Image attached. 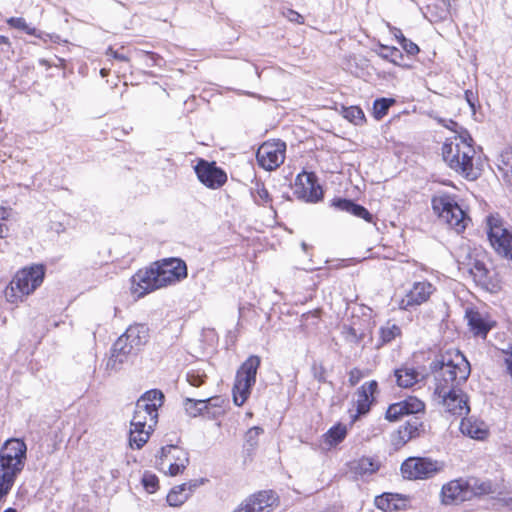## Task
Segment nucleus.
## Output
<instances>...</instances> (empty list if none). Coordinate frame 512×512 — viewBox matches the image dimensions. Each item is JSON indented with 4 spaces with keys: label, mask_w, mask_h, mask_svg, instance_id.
Segmentation results:
<instances>
[{
    "label": "nucleus",
    "mask_w": 512,
    "mask_h": 512,
    "mask_svg": "<svg viewBox=\"0 0 512 512\" xmlns=\"http://www.w3.org/2000/svg\"><path fill=\"white\" fill-rule=\"evenodd\" d=\"M187 277V265L180 258H164L139 270L132 277V293L137 297L175 284Z\"/></svg>",
    "instance_id": "nucleus-1"
},
{
    "label": "nucleus",
    "mask_w": 512,
    "mask_h": 512,
    "mask_svg": "<svg viewBox=\"0 0 512 512\" xmlns=\"http://www.w3.org/2000/svg\"><path fill=\"white\" fill-rule=\"evenodd\" d=\"M462 136L448 138L442 146V157L445 163L466 180H477L483 171V160L476 155L473 138L468 131Z\"/></svg>",
    "instance_id": "nucleus-2"
},
{
    "label": "nucleus",
    "mask_w": 512,
    "mask_h": 512,
    "mask_svg": "<svg viewBox=\"0 0 512 512\" xmlns=\"http://www.w3.org/2000/svg\"><path fill=\"white\" fill-rule=\"evenodd\" d=\"M429 367L434 374L435 393L438 395L446 393V390L459 388L471 373L470 363L459 350L440 354Z\"/></svg>",
    "instance_id": "nucleus-3"
},
{
    "label": "nucleus",
    "mask_w": 512,
    "mask_h": 512,
    "mask_svg": "<svg viewBox=\"0 0 512 512\" xmlns=\"http://www.w3.org/2000/svg\"><path fill=\"white\" fill-rule=\"evenodd\" d=\"M27 446L18 438L5 441L0 449V502L12 490L16 478L22 472L26 460Z\"/></svg>",
    "instance_id": "nucleus-4"
},
{
    "label": "nucleus",
    "mask_w": 512,
    "mask_h": 512,
    "mask_svg": "<svg viewBox=\"0 0 512 512\" xmlns=\"http://www.w3.org/2000/svg\"><path fill=\"white\" fill-rule=\"evenodd\" d=\"M45 277V266L34 264L18 271L5 291L6 299L15 303L34 292L43 282Z\"/></svg>",
    "instance_id": "nucleus-5"
},
{
    "label": "nucleus",
    "mask_w": 512,
    "mask_h": 512,
    "mask_svg": "<svg viewBox=\"0 0 512 512\" xmlns=\"http://www.w3.org/2000/svg\"><path fill=\"white\" fill-rule=\"evenodd\" d=\"M431 204L435 214L451 229L457 233H461L466 229L470 218L458 204L455 195L442 193L433 196Z\"/></svg>",
    "instance_id": "nucleus-6"
},
{
    "label": "nucleus",
    "mask_w": 512,
    "mask_h": 512,
    "mask_svg": "<svg viewBox=\"0 0 512 512\" xmlns=\"http://www.w3.org/2000/svg\"><path fill=\"white\" fill-rule=\"evenodd\" d=\"M488 240L501 257L512 260V232L504 227L499 214H491L486 218Z\"/></svg>",
    "instance_id": "nucleus-7"
},
{
    "label": "nucleus",
    "mask_w": 512,
    "mask_h": 512,
    "mask_svg": "<svg viewBox=\"0 0 512 512\" xmlns=\"http://www.w3.org/2000/svg\"><path fill=\"white\" fill-rule=\"evenodd\" d=\"M293 194L303 202L318 203L323 199L324 191L318 182L317 175L314 172L303 170L295 178Z\"/></svg>",
    "instance_id": "nucleus-8"
},
{
    "label": "nucleus",
    "mask_w": 512,
    "mask_h": 512,
    "mask_svg": "<svg viewBox=\"0 0 512 512\" xmlns=\"http://www.w3.org/2000/svg\"><path fill=\"white\" fill-rule=\"evenodd\" d=\"M256 379V357L250 356L239 368L233 386V401L241 406L250 395V388Z\"/></svg>",
    "instance_id": "nucleus-9"
},
{
    "label": "nucleus",
    "mask_w": 512,
    "mask_h": 512,
    "mask_svg": "<svg viewBox=\"0 0 512 512\" xmlns=\"http://www.w3.org/2000/svg\"><path fill=\"white\" fill-rule=\"evenodd\" d=\"M189 464V453L177 446L166 445L161 448L158 466L164 470L167 467V473L170 476L182 474Z\"/></svg>",
    "instance_id": "nucleus-10"
},
{
    "label": "nucleus",
    "mask_w": 512,
    "mask_h": 512,
    "mask_svg": "<svg viewBox=\"0 0 512 512\" xmlns=\"http://www.w3.org/2000/svg\"><path fill=\"white\" fill-rule=\"evenodd\" d=\"M286 143L280 139L265 141L258 146V167L273 171L284 163Z\"/></svg>",
    "instance_id": "nucleus-11"
},
{
    "label": "nucleus",
    "mask_w": 512,
    "mask_h": 512,
    "mask_svg": "<svg viewBox=\"0 0 512 512\" xmlns=\"http://www.w3.org/2000/svg\"><path fill=\"white\" fill-rule=\"evenodd\" d=\"M442 470V465L425 457H410L401 465V472L407 479H427Z\"/></svg>",
    "instance_id": "nucleus-12"
},
{
    "label": "nucleus",
    "mask_w": 512,
    "mask_h": 512,
    "mask_svg": "<svg viewBox=\"0 0 512 512\" xmlns=\"http://www.w3.org/2000/svg\"><path fill=\"white\" fill-rule=\"evenodd\" d=\"M199 181L210 189H218L227 181V175L215 162L200 159L194 167Z\"/></svg>",
    "instance_id": "nucleus-13"
},
{
    "label": "nucleus",
    "mask_w": 512,
    "mask_h": 512,
    "mask_svg": "<svg viewBox=\"0 0 512 512\" xmlns=\"http://www.w3.org/2000/svg\"><path fill=\"white\" fill-rule=\"evenodd\" d=\"M165 401L164 393L159 389H151L144 392L134 405V416L146 414L147 416H159L158 411Z\"/></svg>",
    "instance_id": "nucleus-14"
},
{
    "label": "nucleus",
    "mask_w": 512,
    "mask_h": 512,
    "mask_svg": "<svg viewBox=\"0 0 512 512\" xmlns=\"http://www.w3.org/2000/svg\"><path fill=\"white\" fill-rule=\"evenodd\" d=\"M425 432V426L420 418H410L398 426L391 434V442L396 449L404 446L413 438L421 436Z\"/></svg>",
    "instance_id": "nucleus-15"
},
{
    "label": "nucleus",
    "mask_w": 512,
    "mask_h": 512,
    "mask_svg": "<svg viewBox=\"0 0 512 512\" xmlns=\"http://www.w3.org/2000/svg\"><path fill=\"white\" fill-rule=\"evenodd\" d=\"M440 396L443 397L446 412L451 416H468L470 413L469 397L460 388L446 390Z\"/></svg>",
    "instance_id": "nucleus-16"
},
{
    "label": "nucleus",
    "mask_w": 512,
    "mask_h": 512,
    "mask_svg": "<svg viewBox=\"0 0 512 512\" xmlns=\"http://www.w3.org/2000/svg\"><path fill=\"white\" fill-rule=\"evenodd\" d=\"M441 501L445 505L458 504L469 500L467 480L455 479L444 484L441 489Z\"/></svg>",
    "instance_id": "nucleus-17"
},
{
    "label": "nucleus",
    "mask_w": 512,
    "mask_h": 512,
    "mask_svg": "<svg viewBox=\"0 0 512 512\" xmlns=\"http://www.w3.org/2000/svg\"><path fill=\"white\" fill-rule=\"evenodd\" d=\"M434 287L427 281L416 282L409 292L400 301V308L408 310L411 307L426 302L432 294Z\"/></svg>",
    "instance_id": "nucleus-18"
},
{
    "label": "nucleus",
    "mask_w": 512,
    "mask_h": 512,
    "mask_svg": "<svg viewBox=\"0 0 512 512\" xmlns=\"http://www.w3.org/2000/svg\"><path fill=\"white\" fill-rule=\"evenodd\" d=\"M378 392V382L371 380L365 382L356 393L355 402L356 413L353 416H363L370 411L371 406L376 401L375 395Z\"/></svg>",
    "instance_id": "nucleus-19"
},
{
    "label": "nucleus",
    "mask_w": 512,
    "mask_h": 512,
    "mask_svg": "<svg viewBox=\"0 0 512 512\" xmlns=\"http://www.w3.org/2000/svg\"><path fill=\"white\" fill-rule=\"evenodd\" d=\"M469 265L468 271L477 285L489 291L499 288L495 274L486 267L484 262L474 259Z\"/></svg>",
    "instance_id": "nucleus-20"
},
{
    "label": "nucleus",
    "mask_w": 512,
    "mask_h": 512,
    "mask_svg": "<svg viewBox=\"0 0 512 512\" xmlns=\"http://www.w3.org/2000/svg\"><path fill=\"white\" fill-rule=\"evenodd\" d=\"M130 343L122 334L113 344L111 349V356L106 362V370L116 372L121 368V365L127 360L128 356L135 352L130 348Z\"/></svg>",
    "instance_id": "nucleus-21"
},
{
    "label": "nucleus",
    "mask_w": 512,
    "mask_h": 512,
    "mask_svg": "<svg viewBox=\"0 0 512 512\" xmlns=\"http://www.w3.org/2000/svg\"><path fill=\"white\" fill-rule=\"evenodd\" d=\"M330 207L337 211L347 212L355 217L365 220L367 223H375V217L364 206L354 200L335 197L330 201Z\"/></svg>",
    "instance_id": "nucleus-22"
},
{
    "label": "nucleus",
    "mask_w": 512,
    "mask_h": 512,
    "mask_svg": "<svg viewBox=\"0 0 512 512\" xmlns=\"http://www.w3.org/2000/svg\"><path fill=\"white\" fill-rule=\"evenodd\" d=\"M424 410V402L417 397L409 396L404 400L390 404L384 416H410L424 412Z\"/></svg>",
    "instance_id": "nucleus-23"
},
{
    "label": "nucleus",
    "mask_w": 512,
    "mask_h": 512,
    "mask_svg": "<svg viewBox=\"0 0 512 512\" xmlns=\"http://www.w3.org/2000/svg\"><path fill=\"white\" fill-rule=\"evenodd\" d=\"M158 418H151L152 424L147 426L146 422L131 421L129 443L132 448H142L150 438L153 427L156 425Z\"/></svg>",
    "instance_id": "nucleus-24"
},
{
    "label": "nucleus",
    "mask_w": 512,
    "mask_h": 512,
    "mask_svg": "<svg viewBox=\"0 0 512 512\" xmlns=\"http://www.w3.org/2000/svg\"><path fill=\"white\" fill-rule=\"evenodd\" d=\"M375 506L384 512L406 510L409 498L401 494L383 493L375 498Z\"/></svg>",
    "instance_id": "nucleus-25"
},
{
    "label": "nucleus",
    "mask_w": 512,
    "mask_h": 512,
    "mask_svg": "<svg viewBox=\"0 0 512 512\" xmlns=\"http://www.w3.org/2000/svg\"><path fill=\"white\" fill-rule=\"evenodd\" d=\"M459 429L463 435L484 440L489 435L488 425L481 418H461Z\"/></svg>",
    "instance_id": "nucleus-26"
},
{
    "label": "nucleus",
    "mask_w": 512,
    "mask_h": 512,
    "mask_svg": "<svg viewBox=\"0 0 512 512\" xmlns=\"http://www.w3.org/2000/svg\"><path fill=\"white\" fill-rule=\"evenodd\" d=\"M468 319V325L473 334L477 337L485 339L494 327L495 322L485 319L480 312L474 310H468L466 312Z\"/></svg>",
    "instance_id": "nucleus-27"
},
{
    "label": "nucleus",
    "mask_w": 512,
    "mask_h": 512,
    "mask_svg": "<svg viewBox=\"0 0 512 512\" xmlns=\"http://www.w3.org/2000/svg\"><path fill=\"white\" fill-rule=\"evenodd\" d=\"M124 336L130 343L129 347L133 348L136 352L148 342L149 329L145 324L130 325L126 329Z\"/></svg>",
    "instance_id": "nucleus-28"
},
{
    "label": "nucleus",
    "mask_w": 512,
    "mask_h": 512,
    "mask_svg": "<svg viewBox=\"0 0 512 512\" xmlns=\"http://www.w3.org/2000/svg\"><path fill=\"white\" fill-rule=\"evenodd\" d=\"M469 499L472 496L481 497L497 492V484L488 479L469 478L467 480Z\"/></svg>",
    "instance_id": "nucleus-29"
},
{
    "label": "nucleus",
    "mask_w": 512,
    "mask_h": 512,
    "mask_svg": "<svg viewBox=\"0 0 512 512\" xmlns=\"http://www.w3.org/2000/svg\"><path fill=\"white\" fill-rule=\"evenodd\" d=\"M376 54L382 59L393 63L396 66L402 68H411L410 64H406L403 62L404 55L400 49L394 46H387L379 43L378 48L374 50Z\"/></svg>",
    "instance_id": "nucleus-30"
},
{
    "label": "nucleus",
    "mask_w": 512,
    "mask_h": 512,
    "mask_svg": "<svg viewBox=\"0 0 512 512\" xmlns=\"http://www.w3.org/2000/svg\"><path fill=\"white\" fill-rule=\"evenodd\" d=\"M221 402V399L219 397H211L207 400H192L187 399V409L194 406L200 416H219L221 414V411H211V408L218 407Z\"/></svg>",
    "instance_id": "nucleus-31"
},
{
    "label": "nucleus",
    "mask_w": 512,
    "mask_h": 512,
    "mask_svg": "<svg viewBox=\"0 0 512 512\" xmlns=\"http://www.w3.org/2000/svg\"><path fill=\"white\" fill-rule=\"evenodd\" d=\"M350 471L356 476H367L379 469L378 462L369 457H362L349 463Z\"/></svg>",
    "instance_id": "nucleus-32"
},
{
    "label": "nucleus",
    "mask_w": 512,
    "mask_h": 512,
    "mask_svg": "<svg viewBox=\"0 0 512 512\" xmlns=\"http://www.w3.org/2000/svg\"><path fill=\"white\" fill-rule=\"evenodd\" d=\"M347 435V427L337 423L323 435L324 449H331L341 443Z\"/></svg>",
    "instance_id": "nucleus-33"
},
{
    "label": "nucleus",
    "mask_w": 512,
    "mask_h": 512,
    "mask_svg": "<svg viewBox=\"0 0 512 512\" xmlns=\"http://www.w3.org/2000/svg\"><path fill=\"white\" fill-rule=\"evenodd\" d=\"M280 505L278 494L273 490L258 492V512H273Z\"/></svg>",
    "instance_id": "nucleus-34"
},
{
    "label": "nucleus",
    "mask_w": 512,
    "mask_h": 512,
    "mask_svg": "<svg viewBox=\"0 0 512 512\" xmlns=\"http://www.w3.org/2000/svg\"><path fill=\"white\" fill-rule=\"evenodd\" d=\"M398 386L410 388L419 381V373L414 368L402 367L394 371Z\"/></svg>",
    "instance_id": "nucleus-35"
},
{
    "label": "nucleus",
    "mask_w": 512,
    "mask_h": 512,
    "mask_svg": "<svg viewBox=\"0 0 512 512\" xmlns=\"http://www.w3.org/2000/svg\"><path fill=\"white\" fill-rule=\"evenodd\" d=\"M497 167L506 182L512 183V148L504 149L497 159Z\"/></svg>",
    "instance_id": "nucleus-36"
},
{
    "label": "nucleus",
    "mask_w": 512,
    "mask_h": 512,
    "mask_svg": "<svg viewBox=\"0 0 512 512\" xmlns=\"http://www.w3.org/2000/svg\"><path fill=\"white\" fill-rule=\"evenodd\" d=\"M256 450V427L250 428L245 436L243 445V458L244 463H252L255 457Z\"/></svg>",
    "instance_id": "nucleus-37"
},
{
    "label": "nucleus",
    "mask_w": 512,
    "mask_h": 512,
    "mask_svg": "<svg viewBox=\"0 0 512 512\" xmlns=\"http://www.w3.org/2000/svg\"><path fill=\"white\" fill-rule=\"evenodd\" d=\"M401 335V328L396 324L387 322L385 326H381L379 329V342L377 348L383 345L391 343L396 337Z\"/></svg>",
    "instance_id": "nucleus-38"
},
{
    "label": "nucleus",
    "mask_w": 512,
    "mask_h": 512,
    "mask_svg": "<svg viewBox=\"0 0 512 512\" xmlns=\"http://www.w3.org/2000/svg\"><path fill=\"white\" fill-rule=\"evenodd\" d=\"M9 27L25 32L28 35L42 38V33L26 22L23 17H10L6 20Z\"/></svg>",
    "instance_id": "nucleus-39"
},
{
    "label": "nucleus",
    "mask_w": 512,
    "mask_h": 512,
    "mask_svg": "<svg viewBox=\"0 0 512 512\" xmlns=\"http://www.w3.org/2000/svg\"><path fill=\"white\" fill-rule=\"evenodd\" d=\"M189 498V493L184 491L183 486L180 484L171 489L167 495V503L172 507H179L184 504Z\"/></svg>",
    "instance_id": "nucleus-40"
},
{
    "label": "nucleus",
    "mask_w": 512,
    "mask_h": 512,
    "mask_svg": "<svg viewBox=\"0 0 512 512\" xmlns=\"http://www.w3.org/2000/svg\"><path fill=\"white\" fill-rule=\"evenodd\" d=\"M395 103L392 98H378L373 103V115L375 119H382L387 113L389 108Z\"/></svg>",
    "instance_id": "nucleus-41"
},
{
    "label": "nucleus",
    "mask_w": 512,
    "mask_h": 512,
    "mask_svg": "<svg viewBox=\"0 0 512 512\" xmlns=\"http://www.w3.org/2000/svg\"><path fill=\"white\" fill-rule=\"evenodd\" d=\"M343 117L355 125H362L366 121L363 110L358 106L344 108Z\"/></svg>",
    "instance_id": "nucleus-42"
},
{
    "label": "nucleus",
    "mask_w": 512,
    "mask_h": 512,
    "mask_svg": "<svg viewBox=\"0 0 512 512\" xmlns=\"http://www.w3.org/2000/svg\"><path fill=\"white\" fill-rule=\"evenodd\" d=\"M493 497L495 506L512 509V490H501L497 485V492Z\"/></svg>",
    "instance_id": "nucleus-43"
},
{
    "label": "nucleus",
    "mask_w": 512,
    "mask_h": 512,
    "mask_svg": "<svg viewBox=\"0 0 512 512\" xmlns=\"http://www.w3.org/2000/svg\"><path fill=\"white\" fill-rule=\"evenodd\" d=\"M341 333L347 342L356 345L360 344L365 336L363 332H358L353 326L350 325H343Z\"/></svg>",
    "instance_id": "nucleus-44"
},
{
    "label": "nucleus",
    "mask_w": 512,
    "mask_h": 512,
    "mask_svg": "<svg viewBox=\"0 0 512 512\" xmlns=\"http://www.w3.org/2000/svg\"><path fill=\"white\" fill-rule=\"evenodd\" d=\"M142 484L148 493H154L158 489V477L150 472H145L142 477Z\"/></svg>",
    "instance_id": "nucleus-45"
},
{
    "label": "nucleus",
    "mask_w": 512,
    "mask_h": 512,
    "mask_svg": "<svg viewBox=\"0 0 512 512\" xmlns=\"http://www.w3.org/2000/svg\"><path fill=\"white\" fill-rule=\"evenodd\" d=\"M207 376L200 370H190L187 373V381L194 387H199L205 383Z\"/></svg>",
    "instance_id": "nucleus-46"
},
{
    "label": "nucleus",
    "mask_w": 512,
    "mask_h": 512,
    "mask_svg": "<svg viewBox=\"0 0 512 512\" xmlns=\"http://www.w3.org/2000/svg\"><path fill=\"white\" fill-rule=\"evenodd\" d=\"M437 122L455 133V136H462V131H468L453 119L437 118Z\"/></svg>",
    "instance_id": "nucleus-47"
},
{
    "label": "nucleus",
    "mask_w": 512,
    "mask_h": 512,
    "mask_svg": "<svg viewBox=\"0 0 512 512\" xmlns=\"http://www.w3.org/2000/svg\"><path fill=\"white\" fill-rule=\"evenodd\" d=\"M256 495L252 494L247 497L234 512H255Z\"/></svg>",
    "instance_id": "nucleus-48"
},
{
    "label": "nucleus",
    "mask_w": 512,
    "mask_h": 512,
    "mask_svg": "<svg viewBox=\"0 0 512 512\" xmlns=\"http://www.w3.org/2000/svg\"><path fill=\"white\" fill-rule=\"evenodd\" d=\"M206 479H194V480H190L189 482H186V483H182L181 485L183 486L184 488V491L186 493H189V497L192 495V493L198 488L200 487L201 485H203L205 483Z\"/></svg>",
    "instance_id": "nucleus-49"
},
{
    "label": "nucleus",
    "mask_w": 512,
    "mask_h": 512,
    "mask_svg": "<svg viewBox=\"0 0 512 512\" xmlns=\"http://www.w3.org/2000/svg\"><path fill=\"white\" fill-rule=\"evenodd\" d=\"M313 377L321 383H325L326 380V369L322 364L314 363L312 366Z\"/></svg>",
    "instance_id": "nucleus-50"
},
{
    "label": "nucleus",
    "mask_w": 512,
    "mask_h": 512,
    "mask_svg": "<svg viewBox=\"0 0 512 512\" xmlns=\"http://www.w3.org/2000/svg\"><path fill=\"white\" fill-rule=\"evenodd\" d=\"M401 47L408 56H415L420 52L419 46L408 38L401 44Z\"/></svg>",
    "instance_id": "nucleus-51"
},
{
    "label": "nucleus",
    "mask_w": 512,
    "mask_h": 512,
    "mask_svg": "<svg viewBox=\"0 0 512 512\" xmlns=\"http://www.w3.org/2000/svg\"><path fill=\"white\" fill-rule=\"evenodd\" d=\"M283 15L291 22L297 23V24H303L304 23V17L298 13L297 11H294L292 9H286L283 11Z\"/></svg>",
    "instance_id": "nucleus-52"
},
{
    "label": "nucleus",
    "mask_w": 512,
    "mask_h": 512,
    "mask_svg": "<svg viewBox=\"0 0 512 512\" xmlns=\"http://www.w3.org/2000/svg\"><path fill=\"white\" fill-rule=\"evenodd\" d=\"M465 100L467 101L469 107L473 112L476 111V105L478 104V95L474 93L472 90H466L464 92Z\"/></svg>",
    "instance_id": "nucleus-53"
},
{
    "label": "nucleus",
    "mask_w": 512,
    "mask_h": 512,
    "mask_svg": "<svg viewBox=\"0 0 512 512\" xmlns=\"http://www.w3.org/2000/svg\"><path fill=\"white\" fill-rule=\"evenodd\" d=\"M503 353H504V363L506 365L507 373L512 378V345L507 350H503Z\"/></svg>",
    "instance_id": "nucleus-54"
},
{
    "label": "nucleus",
    "mask_w": 512,
    "mask_h": 512,
    "mask_svg": "<svg viewBox=\"0 0 512 512\" xmlns=\"http://www.w3.org/2000/svg\"><path fill=\"white\" fill-rule=\"evenodd\" d=\"M258 198L263 200L265 203L271 202V197L267 191V189L264 187L263 184L260 185L258 182Z\"/></svg>",
    "instance_id": "nucleus-55"
},
{
    "label": "nucleus",
    "mask_w": 512,
    "mask_h": 512,
    "mask_svg": "<svg viewBox=\"0 0 512 512\" xmlns=\"http://www.w3.org/2000/svg\"><path fill=\"white\" fill-rule=\"evenodd\" d=\"M106 55L107 56H112L114 59L119 60V61H123V62H128L129 61V58L127 56H125L124 54L119 53L118 51L113 50L111 47H109L107 49Z\"/></svg>",
    "instance_id": "nucleus-56"
},
{
    "label": "nucleus",
    "mask_w": 512,
    "mask_h": 512,
    "mask_svg": "<svg viewBox=\"0 0 512 512\" xmlns=\"http://www.w3.org/2000/svg\"><path fill=\"white\" fill-rule=\"evenodd\" d=\"M361 377L362 373L358 368H353L349 373V381L352 385L357 384Z\"/></svg>",
    "instance_id": "nucleus-57"
},
{
    "label": "nucleus",
    "mask_w": 512,
    "mask_h": 512,
    "mask_svg": "<svg viewBox=\"0 0 512 512\" xmlns=\"http://www.w3.org/2000/svg\"><path fill=\"white\" fill-rule=\"evenodd\" d=\"M393 33H394V36H395L396 40L398 41V43L400 45L402 43L406 42L407 38L404 36V34L402 33V31L399 28L394 27L393 28Z\"/></svg>",
    "instance_id": "nucleus-58"
},
{
    "label": "nucleus",
    "mask_w": 512,
    "mask_h": 512,
    "mask_svg": "<svg viewBox=\"0 0 512 512\" xmlns=\"http://www.w3.org/2000/svg\"><path fill=\"white\" fill-rule=\"evenodd\" d=\"M11 45L10 40L8 37L0 35V46H6L9 48Z\"/></svg>",
    "instance_id": "nucleus-59"
},
{
    "label": "nucleus",
    "mask_w": 512,
    "mask_h": 512,
    "mask_svg": "<svg viewBox=\"0 0 512 512\" xmlns=\"http://www.w3.org/2000/svg\"><path fill=\"white\" fill-rule=\"evenodd\" d=\"M145 56L150 58L154 64H157V60L160 59V56L155 54V53H152V52H147L145 53Z\"/></svg>",
    "instance_id": "nucleus-60"
},
{
    "label": "nucleus",
    "mask_w": 512,
    "mask_h": 512,
    "mask_svg": "<svg viewBox=\"0 0 512 512\" xmlns=\"http://www.w3.org/2000/svg\"><path fill=\"white\" fill-rule=\"evenodd\" d=\"M100 74H101V76H102V77H105V76H107V75H108V70H106L105 68H103V69H101Z\"/></svg>",
    "instance_id": "nucleus-61"
},
{
    "label": "nucleus",
    "mask_w": 512,
    "mask_h": 512,
    "mask_svg": "<svg viewBox=\"0 0 512 512\" xmlns=\"http://www.w3.org/2000/svg\"><path fill=\"white\" fill-rule=\"evenodd\" d=\"M443 15H440V19H446L447 18V14H448V11L445 10V11H442Z\"/></svg>",
    "instance_id": "nucleus-62"
},
{
    "label": "nucleus",
    "mask_w": 512,
    "mask_h": 512,
    "mask_svg": "<svg viewBox=\"0 0 512 512\" xmlns=\"http://www.w3.org/2000/svg\"><path fill=\"white\" fill-rule=\"evenodd\" d=\"M3 512H17L14 508H7Z\"/></svg>",
    "instance_id": "nucleus-63"
},
{
    "label": "nucleus",
    "mask_w": 512,
    "mask_h": 512,
    "mask_svg": "<svg viewBox=\"0 0 512 512\" xmlns=\"http://www.w3.org/2000/svg\"><path fill=\"white\" fill-rule=\"evenodd\" d=\"M307 247H308V245H307L305 242H303V243H302V248H303L304 250H306V249H307Z\"/></svg>",
    "instance_id": "nucleus-64"
}]
</instances>
